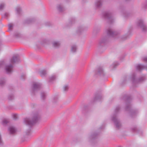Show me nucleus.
I'll return each mask as SVG.
<instances>
[{
    "label": "nucleus",
    "mask_w": 147,
    "mask_h": 147,
    "mask_svg": "<svg viewBox=\"0 0 147 147\" xmlns=\"http://www.w3.org/2000/svg\"><path fill=\"white\" fill-rule=\"evenodd\" d=\"M110 39V27H106L103 33V37L98 41V45L100 46L108 43Z\"/></svg>",
    "instance_id": "f257e3e1"
},
{
    "label": "nucleus",
    "mask_w": 147,
    "mask_h": 147,
    "mask_svg": "<svg viewBox=\"0 0 147 147\" xmlns=\"http://www.w3.org/2000/svg\"><path fill=\"white\" fill-rule=\"evenodd\" d=\"M20 60V56L18 55H16L13 56L10 60V64L7 65L5 67V70L7 74L11 73L13 71V65L14 63L17 62Z\"/></svg>",
    "instance_id": "f03ea898"
},
{
    "label": "nucleus",
    "mask_w": 147,
    "mask_h": 147,
    "mask_svg": "<svg viewBox=\"0 0 147 147\" xmlns=\"http://www.w3.org/2000/svg\"><path fill=\"white\" fill-rule=\"evenodd\" d=\"M40 117V115L38 113H36L34 114L32 121L29 119L26 118L24 120V121L26 125L31 126L36 122Z\"/></svg>",
    "instance_id": "7ed1b4c3"
},
{
    "label": "nucleus",
    "mask_w": 147,
    "mask_h": 147,
    "mask_svg": "<svg viewBox=\"0 0 147 147\" xmlns=\"http://www.w3.org/2000/svg\"><path fill=\"white\" fill-rule=\"evenodd\" d=\"M103 17L105 20L109 23L110 22V12L109 11H105L103 13Z\"/></svg>",
    "instance_id": "20e7f679"
},
{
    "label": "nucleus",
    "mask_w": 147,
    "mask_h": 147,
    "mask_svg": "<svg viewBox=\"0 0 147 147\" xmlns=\"http://www.w3.org/2000/svg\"><path fill=\"white\" fill-rule=\"evenodd\" d=\"M41 87V85L40 84L37 83H34L33 85L32 88V91L33 92L39 90Z\"/></svg>",
    "instance_id": "39448f33"
},
{
    "label": "nucleus",
    "mask_w": 147,
    "mask_h": 147,
    "mask_svg": "<svg viewBox=\"0 0 147 147\" xmlns=\"http://www.w3.org/2000/svg\"><path fill=\"white\" fill-rule=\"evenodd\" d=\"M103 71L102 67L99 66L98 67L95 71V73L96 75H103Z\"/></svg>",
    "instance_id": "423d86ee"
},
{
    "label": "nucleus",
    "mask_w": 147,
    "mask_h": 147,
    "mask_svg": "<svg viewBox=\"0 0 147 147\" xmlns=\"http://www.w3.org/2000/svg\"><path fill=\"white\" fill-rule=\"evenodd\" d=\"M9 131L10 134H15L16 132V129L13 126H10L9 127Z\"/></svg>",
    "instance_id": "0eeeda50"
},
{
    "label": "nucleus",
    "mask_w": 147,
    "mask_h": 147,
    "mask_svg": "<svg viewBox=\"0 0 147 147\" xmlns=\"http://www.w3.org/2000/svg\"><path fill=\"white\" fill-rule=\"evenodd\" d=\"M102 0H97L95 3L96 6L97 8H100L102 5Z\"/></svg>",
    "instance_id": "6e6552de"
},
{
    "label": "nucleus",
    "mask_w": 147,
    "mask_h": 147,
    "mask_svg": "<svg viewBox=\"0 0 147 147\" xmlns=\"http://www.w3.org/2000/svg\"><path fill=\"white\" fill-rule=\"evenodd\" d=\"M53 46L55 47H58L60 45V43L58 41H54L52 43Z\"/></svg>",
    "instance_id": "1a4fd4ad"
},
{
    "label": "nucleus",
    "mask_w": 147,
    "mask_h": 147,
    "mask_svg": "<svg viewBox=\"0 0 147 147\" xmlns=\"http://www.w3.org/2000/svg\"><path fill=\"white\" fill-rule=\"evenodd\" d=\"M56 76L55 75H53L50 77L49 78V82H52L56 79Z\"/></svg>",
    "instance_id": "9d476101"
},
{
    "label": "nucleus",
    "mask_w": 147,
    "mask_h": 147,
    "mask_svg": "<svg viewBox=\"0 0 147 147\" xmlns=\"http://www.w3.org/2000/svg\"><path fill=\"white\" fill-rule=\"evenodd\" d=\"M58 10L60 12H62L64 10V9L62 6L59 5L57 6Z\"/></svg>",
    "instance_id": "9b49d317"
},
{
    "label": "nucleus",
    "mask_w": 147,
    "mask_h": 147,
    "mask_svg": "<svg viewBox=\"0 0 147 147\" xmlns=\"http://www.w3.org/2000/svg\"><path fill=\"white\" fill-rule=\"evenodd\" d=\"M77 49V46L75 45H73L71 47V51L73 52H75Z\"/></svg>",
    "instance_id": "f8f14e48"
},
{
    "label": "nucleus",
    "mask_w": 147,
    "mask_h": 147,
    "mask_svg": "<svg viewBox=\"0 0 147 147\" xmlns=\"http://www.w3.org/2000/svg\"><path fill=\"white\" fill-rule=\"evenodd\" d=\"M115 121L116 126L117 127H118L121 125V124L120 122L118 120L116 119L115 121Z\"/></svg>",
    "instance_id": "ddd939ff"
},
{
    "label": "nucleus",
    "mask_w": 147,
    "mask_h": 147,
    "mask_svg": "<svg viewBox=\"0 0 147 147\" xmlns=\"http://www.w3.org/2000/svg\"><path fill=\"white\" fill-rule=\"evenodd\" d=\"M140 27L142 30L144 31H145L147 30L146 26L143 24H142V25Z\"/></svg>",
    "instance_id": "4468645a"
},
{
    "label": "nucleus",
    "mask_w": 147,
    "mask_h": 147,
    "mask_svg": "<svg viewBox=\"0 0 147 147\" xmlns=\"http://www.w3.org/2000/svg\"><path fill=\"white\" fill-rule=\"evenodd\" d=\"M40 74L42 76H45L46 74V71L45 70H42L40 72Z\"/></svg>",
    "instance_id": "2eb2a0df"
},
{
    "label": "nucleus",
    "mask_w": 147,
    "mask_h": 147,
    "mask_svg": "<svg viewBox=\"0 0 147 147\" xmlns=\"http://www.w3.org/2000/svg\"><path fill=\"white\" fill-rule=\"evenodd\" d=\"M16 11L17 13L18 14H20L22 11L20 7H18L16 8Z\"/></svg>",
    "instance_id": "dca6fc26"
},
{
    "label": "nucleus",
    "mask_w": 147,
    "mask_h": 147,
    "mask_svg": "<svg viewBox=\"0 0 147 147\" xmlns=\"http://www.w3.org/2000/svg\"><path fill=\"white\" fill-rule=\"evenodd\" d=\"M102 98V96L100 95L98 96H96L94 98V100H101Z\"/></svg>",
    "instance_id": "f3484780"
},
{
    "label": "nucleus",
    "mask_w": 147,
    "mask_h": 147,
    "mask_svg": "<svg viewBox=\"0 0 147 147\" xmlns=\"http://www.w3.org/2000/svg\"><path fill=\"white\" fill-rule=\"evenodd\" d=\"M5 83V81L3 78L0 79V85L2 86Z\"/></svg>",
    "instance_id": "a211bd4d"
},
{
    "label": "nucleus",
    "mask_w": 147,
    "mask_h": 147,
    "mask_svg": "<svg viewBox=\"0 0 147 147\" xmlns=\"http://www.w3.org/2000/svg\"><path fill=\"white\" fill-rule=\"evenodd\" d=\"M31 131L30 130V129L27 130L25 132L26 135L27 136L30 135L31 134Z\"/></svg>",
    "instance_id": "6ab92c4d"
},
{
    "label": "nucleus",
    "mask_w": 147,
    "mask_h": 147,
    "mask_svg": "<svg viewBox=\"0 0 147 147\" xmlns=\"http://www.w3.org/2000/svg\"><path fill=\"white\" fill-rule=\"evenodd\" d=\"M8 26L9 30H11L13 28V24H11V23L9 24H8Z\"/></svg>",
    "instance_id": "aec40b11"
},
{
    "label": "nucleus",
    "mask_w": 147,
    "mask_h": 147,
    "mask_svg": "<svg viewBox=\"0 0 147 147\" xmlns=\"http://www.w3.org/2000/svg\"><path fill=\"white\" fill-rule=\"evenodd\" d=\"M46 96V94L45 93L43 92L41 93V97L42 99H44L45 98Z\"/></svg>",
    "instance_id": "412c9836"
},
{
    "label": "nucleus",
    "mask_w": 147,
    "mask_h": 147,
    "mask_svg": "<svg viewBox=\"0 0 147 147\" xmlns=\"http://www.w3.org/2000/svg\"><path fill=\"white\" fill-rule=\"evenodd\" d=\"M119 65V63L117 62H115L112 64V67L113 68H115V67H116L118 65Z\"/></svg>",
    "instance_id": "4be33fe9"
},
{
    "label": "nucleus",
    "mask_w": 147,
    "mask_h": 147,
    "mask_svg": "<svg viewBox=\"0 0 147 147\" xmlns=\"http://www.w3.org/2000/svg\"><path fill=\"white\" fill-rule=\"evenodd\" d=\"M144 66L141 65H139L137 66V68L139 69H141L144 68Z\"/></svg>",
    "instance_id": "5701e85b"
},
{
    "label": "nucleus",
    "mask_w": 147,
    "mask_h": 147,
    "mask_svg": "<svg viewBox=\"0 0 147 147\" xmlns=\"http://www.w3.org/2000/svg\"><path fill=\"white\" fill-rule=\"evenodd\" d=\"M5 6V4L4 3H1L0 4V10L3 9Z\"/></svg>",
    "instance_id": "b1692460"
},
{
    "label": "nucleus",
    "mask_w": 147,
    "mask_h": 147,
    "mask_svg": "<svg viewBox=\"0 0 147 147\" xmlns=\"http://www.w3.org/2000/svg\"><path fill=\"white\" fill-rule=\"evenodd\" d=\"M14 98V96L13 95H10L8 97V98L9 100H11Z\"/></svg>",
    "instance_id": "393cba45"
},
{
    "label": "nucleus",
    "mask_w": 147,
    "mask_h": 147,
    "mask_svg": "<svg viewBox=\"0 0 147 147\" xmlns=\"http://www.w3.org/2000/svg\"><path fill=\"white\" fill-rule=\"evenodd\" d=\"M32 21V20L31 19H28L26 20L25 22L26 23L29 24L31 23Z\"/></svg>",
    "instance_id": "a878e982"
},
{
    "label": "nucleus",
    "mask_w": 147,
    "mask_h": 147,
    "mask_svg": "<svg viewBox=\"0 0 147 147\" xmlns=\"http://www.w3.org/2000/svg\"><path fill=\"white\" fill-rule=\"evenodd\" d=\"M111 36H114L115 35H116V33L115 32H114L111 30Z\"/></svg>",
    "instance_id": "bb28decb"
},
{
    "label": "nucleus",
    "mask_w": 147,
    "mask_h": 147,
    "mask_svg": "<svg viewBox=\"0 0 147 147\" xmlns=\"http://www.w3.org/2000/svg\"><path fill=\"white\" fill-rule=\"evenodd\" d=\"M8 122V121L6 119H4L2 122L3 124V125H5L7 124Z\"/></svg>",
    "instance_id": "cd10ccee"
},
{
    "label": "nucleus",
    "mask_w": 147,
    "mask_h": 147,
    "mask_svg": "<svg viewBox=\"0 0 147 147\" xmlns=\"http://www.w3.org/2000/svg\"><path fill=\"white\" fill-rule=\"evenodd\" d=\"M68 89V87L67 86H65L63 87V90L65 91H67Z\"/></svg>",
    "instance_id": "c85d7f7f"
},
{
    "label": "nucleus",
    "mask_w": 147,
    "mask_h": 147,
    "mask_svg": "<svg viewBox=\"0 0 147 147\" xmlns=\"http://www.w3.org/2000/svg\"><path fill=\"white\" fill-rule=\"evenodd\" d=\"M15 36L16 37H19L20 36V34L18 33H15Z\"/></svg>",
    "instance_id": "c756f323"
},
{
    "label": "nucleus",
    "mask_w": 147,
    "mask_h": 147,
    "mask_svg": "<svg viewBox=\"0 0 147 147\" xmlns=\"http://www.w3.org/2000/svg\"><path fill=\"white\" fill-rule=\"evenodd\" d=\"M13 117L15 119H16L17 118V115L16 114H13Z\"/></svg>",
    "instance_id": "7c9ffc66"
},
{
    "label": "nucleus",
    "mask_w": 147,
    "mask_h": 147,
    "mask_svg": "<svg viewBox=\"0 0 147 147\" xmlns=\"http://www.w3.org/2000/svg\"><path fill=\"white\" fill-rule=\"evenodd\" d=\"M4 63V62L2 61L0 62V67H2Z\"/></svg>",
    "instance_id": "2f4dec72"
},
{
    "label": "nucleus",
    "mask_w": 147,
    "mask_h": 147,
    "mask_svg": "<svg viewBox=\"0 0 147 147\" xmlns=\"http://www.w3.org/2000/svg\"><path fill=\"white\" fill-rule=\"evenodd\" d=\"M25 75L24 74L21 76V78L22 79H24L25 78Z\"/></svg>",
    "instance_id": "473e14b6"
},
{
    "label": "nucleus",
    "mask_w": 147,
    "mask_h": 147,
    "mask_svg": "<svg viewBox=\"0 0 147 147\" xmlns=\"http://www.w3.org/2000/svg\"><path fill=\"white\" fill-rule=\"evenodd\" d=\"M9 16V14L8 13H6L4 15V16L5 17H7Z\"/></svg>",
    "instance_id": "72a5a7b5"
},
{
    "label": "nucleus",
    "mask_w": 147,
    "mask_h": 147,
    "mask_svg": "<svg viewBox=\"0 0 147 147\" xmlns=\"http://www.w3.org/2000/svg\"><path fill=\"white\" fill-rule=\"evenodd\" d=\"M145 60L147 61V58L145 59Z\"/></svg>",
    "instance_id": "f704fd0d"
}]
</instances>
